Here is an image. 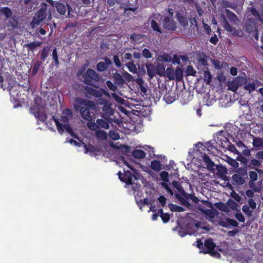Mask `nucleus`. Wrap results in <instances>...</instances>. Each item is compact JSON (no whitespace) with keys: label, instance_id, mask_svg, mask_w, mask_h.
Returning <instances> with one entry per match:
<instances>
[{"label":"nucleus","instance_id":"obj_14","mask_svg":"<svg viewBox=\"0 0 263 263\" xmlns=\"http://www.w3.org/2000/svg\"><path fill=\"white\" fill-rule=\"evenodd\" d=\"M232 183L233 184L241 185L244 184L245 179L243 176L238 174H235L232 176Z\"/></svg>","mask_w":263,"mask_h":263},{"label":"nucleus","instance_id":"obj_27","mask_svg":"<svg viewBox=\"0 0 263 263\" xmlns=\"http://www.w3.org/2000/svg\"><path fill=\"white\" fill-rule=\"evenodd\" d=\"M212 78V76L211 74L210 71L208 68H206L204 70L203 72V79L205 82H206V84H210L211 82Z\"/></svg>","mask_w":263,"mask_h":263},{"label":"nucleus","instance_id":"obj_62","mask_svg":"<svg viewBox=\"0 0 263 263\" xmlns=\"http://www.w3.org/2000/svg\"><path fill=\"white\" fill-rule=\"evenodd\" d=\"M255 181L250 180L249 182V185L250 187L255 192H257L259 191L258 187L256 186L255 184Z\"/></svg>","mask_w":263,"mask_h":263},{"label":"nucleus","instance_id":"obj_37","mask_svg":"<svg viewBox=\"0 0 263 263\" xmlns=\"http://www.w3.org/2000/svg\"><path fill=\"white\" fill-rule=\"evenodd\" d=\"M226 12L227 17L230 21L235 22L237 20V17L236 14L230 10L226 9Z\"/></svg>","mask_w":263,"mask_h":263},{"label":"nucleus","instance_id":"obj_49","mask_svg":"<svg viewBox=\"0 0 263 263\" xmlns=\"http://www.w3.org/2000/svg\"><path fill=\"white\" fill-rule=\"evenodd\" d=\"M49 50V48L47 46H45L43 48V49L42 50V52H41V56L42 60H44L48 57Z\"/></svg>","mask_w":263,"mask_h":263},{"label":"nucleus","instance_id":"obj_59","mask_svg":"<svg viewBox=\"0 0 263 263\" xmlns=\"http://www.w3.org/2000/svg\"><path fill=\"white\" fill-rule=\"evenodd\" d=\"M160 177L164 182H167L169 181L168 173L166 171H163L160 173Z\"/></svg>","mask_w":263,"mask_h":263},{"label":"nucleus","instance_id":"obj_13","mask_svg":"<svg viewBox=\"0 0 263 263\" xmlns=\"http://www.w3.org/2000/svg\"><path fill=\"white\" fill-rule=\"evenodd\" d=\"M145 67L149 78L153 79L156 74V66L155 67L152 63H149L146 64Z\"/></svg>","mask_w":263,"mask_h":263},{"label":"nucleus","instance_id":"obj_32","mask_svg":"<svg viewBox=\"0 0 263 263\" xmlns=\"http://www.w3.org/2000/svg\"><path fill=\"white\" fill-rule=\"evenodd\" d=\"M35 17L43 22L46 18V14L45 10L42 9L39 10L36 12Z\"/></svg>","mask_w":263,"mask_h":263},{"label":"nucleus","instance_id":"obj_10","mask_svg":"<svg viewBox=\"0 0 263 263\" xmlns=\"http://www.w3.org/2000/svg\"><path fill=\"white\" fill-rule=\"evenodd\" d=\"M134 175L129 171H124L121 181L125 182L127 185H132L133 184V178Z\"/></svg>","mask_w":263,"mask_h":263},{"label":"nucleus","instance_id":"obj_52","mask_svg":"<svg viewBox=\"0 0 263 263\" xmlns=\"http://www.w3.org/2000/svg\"><path fill=\"white\" fill-rule=\"evenodd\" d=\"M253 144L254 147H259L262 146L263 141L261 139L259 138H255L253 142Z\"/></svg>","mask_w":263,"mask_h":263},{"label":"nucleus","instance_id":"obj_55","mask_svg":"<svg viewBox=\"0 0 263 263\" xmlns=\"http://www.w3.org/2000/svg\"><path fill=\"white\" fill-rule=\"evenodd\" d=\"M106 86L107 87L112 91H116L117 90V86L114 84L111 81L108 80L106 82Z\"/></svg>","mask_w":263,"mask_h":263},{"label":"nucleus","instance_id":"obj_45","mask_svg":"<svg viewBox=\"0 0 263 263\" xmlns=\"http://www.w3.org/2000/svg\"><path fill=\"white\" fill-rule=\"evenodd\" d=\"M42 22L34 16L32 21L30 23V26L32 29H34L37 26L39 25Z\"/></svg>","mask_w":263,"mask_h":263},{"label":"nucleus","instance_id":"obj_53","mask_svg":"<svg viewBox=\"0 0 263 263\" xmlns=\"http://www.w3.org/2000/svg\"><path fill=\"white\" fill-rule=\"evenodd\" d=\"M190 22L191 24L190 26L192 29H194L196 28L197 29H198L197 21L195 17H191L190 18Z\"/></svg>","mask_w":263,"mask_h":263},{"label":"nucleus","instance_id":"obj_33","mask_svg":"<svg viewBox=\"0 0 263 263\" xmlns=\"http://www.w3.org/2000/svg\"><path fill=\"white\" fill-rule=\"evenodd\" d=\"M177 18L179 23L182 27H185L188 26V20L186 17L181 15H179L177 16Z\"/></svg>","mask_w":263,"mask_h":263},{"label":"nucleus","instance_id":"obj_23","mask_svg":"<svg viewBox=\"0 0 263 263\" xmlns=\"http://www.w3.org/2000/svg\"><path fill=\"white\" fill-rule=\"evenodd\" d=\"M165 67L163 64L158 63L156 66V74L160 77H164L165 71Z\"/></svg>","mask_w":263,"mask_h":263},{"label":"nucleus","instance_id":"obj_20","mask_svg":"<svg viewBox=\"0 0 263 263\" xmlns=\"http://www.w3.org/2000/svg\"><path fill=\"white\" fill-rule=\"evenodd\" d=\"M262 161L259 160L258 159H252L247 166L249 169H254L257 167L261 166Z\"/></svg>","mask_w":263,"mask_h":263},{"label":"nucleus","instance_id":"obj_28","mask_svg":"<svg viewBox=\"0 0 263 263\" xmlns=\"http://www.w3.org/2000/svg\"><path fill=\"white\" fill-rule=\"evenodd\" d=\"M151 167L154 171L159 172L161 170V164L159 160H153L151 162Z\"/></svg>","mask_w":263,"mask_h":263},{"label":"nucleus","instance_id":"obj_46","mask_svg":"<svg viewBox=\"0 0 263 263\" xmlns=\"http://www.w3.org/2000/svg\"><path fill=\"white\" fill-rule=\"evenodd\" d=\"M242 212L248 217L252 215V211L250 209V207L248 205H244L242 207Z\"/></svg>","mask_w":263,"mask_h":263},{"label":"nucleus","instance_id":"obj_41","mask_svg":"<svg viewBox=\"0 0 263 263\" xmlns=\"http://www.w3.org/2000/svg\"><path fill=\"white\" fill-rule=\"evenodd\" d=\"M126 66L128 68L130 72L134 73H135L137 72V67L134 62H130L126 63Z\"/></svg>","mask_w":263,"mask_h":263},{"label":"nucleus","instance_id":"obj_12","mask_svg":"<svg viewBox=\"0 0 263 263\" xmlns=\"http://www.w3.org/2000/svg\"><path fill=\"white\" fill-rule=\"evenodd\" d=\"M202 156L207 168L210 171L214 170L215 163L211 160L210 157L205 154H204Z\"/></svg>","mask_w":263,"mask_h":263},{"label":"nucleus","instance_id":"obj_2","mask_svg":"<svg viewBox=\"0 0 263 263\" xmlns=\"http://www.w3.org/2000/svg\"><path fill=\"white\" fill-rule=\"evenodd\" d=\"M84 82L86 84L94 86L95 84L99 81L98 74L92 69L88 68L83 74Z\"/></svg>","mask_w":263,"mask_h":263},{"label":"nucleus","instance_id":"obj_35","mask_svg":"<svg viewBox=\"0 0 263 263\" xmlns=\"http://www.w3.org/2000/svg\"><path fill=\"white\" fill-rule=\"evenodd\" d=\"M245 27L246 31L250 33L253 30L254 25L251 20H248L245 24Z\"/></svg>","mask_w":263,"mask_h":263},{"label":"nucleus","instance_id":"obj_34","mask_svg":"<svg viewBox=\"0 0 263 263\" xmlns=\"http://www.w3.org/2000/svg\"><path fill=\"white\" fill-rule=\"evenodd\" d=\"M215 206L220 211L224 212H228L229 211V208L228 206L223 202H219L215 204Z\"/></svg>","mask_w":263,"mask_h":263},{"label":"nucleus","instance_id":"obj_38","mask_svg":"<svg viewBox=\"0 0 263 263\" xmlns=\"http://www.w3.org/2000/svg\"><path fill=\"white\" fill-rule=\"evenodd\" d=\"M64 127L66 132L69 134L71 136L74 137V138L78 139V136L76 135L73 130L72 129L71 126L68 124H65L64 125Z\"/></svg>","mask_w":263,"mask_h":263},{"label":"nucleus","instance_id":"obj_47","mask_svg":"<svg viewBox=\"0 0 263 263\" xmlns=\"http://www.w3.org/2000/svg\"><path fill=\"white\" fill-rule=\"evenodd\" d=\"M228 87L229 90L235 92L238 88V85L236 82L233 81L229 83Z\"/></svg>","mask_w":263,"mask_h":263},{"label":"nucleus","instance_id":"obj_56","mask_svg":"<svg viewBox=\"0 0 263 263\" xmlns=\"http://www.w3.org/2000/svg\"><path fill=\"white\" fill-rule=\"evenodd\" d=\"M227 162L233 167L236 168L238 167L237 161L231 157H228Z\"/></svg>","mask_w":263,"mask_h":263},{"label":"nucleus","instance_id":"obj_1","mask_svg":"<svg viewBox=\"0 0 263 263\" xmlns=\"http://www.w3.org/2000/svg\"><path fill=\"white\" fill-rule=\"evenodd\" d=\"M76 102L80 105L76 109L80 110L82 118L88 121H92V116L91 115L90 108H95L96 105L94 102L81 98H77Z\"/></svg>","mask_w":263,"mask_h":263},{"label":"nucleus","instance_id":"obj_58","mask_svg":"<svg viewBox=\"0 0 263 263\" xmlns=\"http://www.w3.org/2000/svg\"><path fill=\"white\" fill-rule=\"evenodd\" d=\"M109 137L114 140H117L120 138L119 134L114 131H109Z\"/></svg>","mask_w":263,"mask_h":263},{"label":"nucleus","instance_id":"obj_3","mask_svg":"<svg viewBox=\"0 0 263 263\" xmlns=\"http://www.w3.org/2000/svg\"><path fill=\"white\" fill-rule=\"evenodd\" d=\"M165 76L170 80H176L180 81L183 79V70L180 67H177L175 70L171 66L167 67L165 71Z\"/></svg>","mask_w":263,"mask_h":263},{"label":"nucleus","instance_id":"obj_8","mask_svg":"<svg viewBox=\"0 0 263 263\" xmlns=\"http://www.w3.org/2000/svg\"><path fill=\"white\" fill-rule=\"evenodd\" d=\"M163 26L166 30L174 31L176 29V23L172 16H166L164 19Z\"/></svg>","mask_w":263,"mask_h":263},{"label":"nucleus","instance_id":"obj_4","mask_svg":"<svg viewBox=\"0 0 263 263\" xmlns=\"http://www.w3.org/2000/svg\"><path fill=\"white\" fill-rule=\"evenodd\" d=\"M204 247L205 249L202 250L201 252L204 254H210L211 256L217 258L220 257V254L215 250V243L211 238L205 239L204 243Z\"/></svg>","mask_w":263,"mask_h":263},{"label":"nucleus","instance_id":"obj_42","mask_svg":"<svg viewBox=\"0 0 263 263\" xmlns=\"http://www.w3.org/2000/svg\"><path fill=\"white\" fill-rule=\"evenodd\" d=\"M237 160L243 164L244 167L248 168L247 166L249 164V161L247 158L240 155L238 156Z\"/></svg>","mask_w":263,"mask_h":263},{"label":"nucleus","instance_id":"obj_25","mask_svg":"<svg viewBox=\"0 0 263 263\" xmlns=\"http://www.w3.org/2000/svg\"><path fill=\"white\" fill-rule=\"evenodd\" d=\"M132 155L137 159H142L145 157V152L141 149H136L132 152Z\"/></svg>","mask_w":263,"mask_h":263},{"label":"nucleus","instance_id":"obj_5","mask_svg":"<svg viewBox=\"0 0 263 263\" xmlns=\"http://www.w3.org/2000/svg\"><path fill=\"white\" fill-rule=\"evenodd\" d=\"M101 104L103 105L101 116L105 119H109L110 116H112L114 113V109L111 107V104L108 101L103 100Z\"/></svg>","mask_w":263,"mask_h":263},{"label":"nucleus","instance_id":"obj_29","mask_svg":"<svg viewBox=\"0 0 263 263\" xmlns=\"http://www.w3.org/2000/svg\"><path fill=\"white\" fill-rule=\"evenodd\" d=\"M158 60L161 62H169L172 61V56L168 53L159 55Z\"/></svg>","mask_w":263,"mask_h":263},{"label":"nucleus","instance_id":"obj_24","mask_svg":"<svg viewBox=\"0 0 263 263\" xmlns=\"http://www.w3.org/2000/svg\"><path fill=\"white\" fill-rule=\"evenodd\" d=\"M8 26L10 27L12 29H14L18 27V21L15 16H11L8 19Z\"/></svg>","mask_w":263,"mask_h":263},{"label":"nucleus","instance_id":"obj_48","mask_svg":"<svg viewBox=\"0 0 263 263\" xmlns=\"http://www.w3.org/2000/svg\"><path fill=\"white\" fill-rule=\"evenodd\" d=\"M186 72L187 76H195L196 73V71L194 69L192 66L189 65L187 66Z\"/></svg>","mask_w":263,"mask_h":263},{"label":"nucleus","instance_id":"obj_39","mask_svg":"<svg viewBox=\"0 0 263 263\" xmlns=\"http://www.w3.org/2000/svg\"><path fill=\"white\" fill-rule=\"evenodd\" d=\"M96 135L101 140H106L107 137V133L105 132L99 130V129L96 131Z\"/></svg>","mask_w":263,"mask_h":263},{"label":"nucleus","instance_id":"obj_43","mask_svg":"<svg viewBox=\"0 0 263 263\" xmlns=\"http://www.w3.org/2000/svg\"><path fill=\"white\" fill-rule=\"evenodd\" d=\"M198 61L203 66H207L208 65V57L205 53H203L200 56Z\"/></svg>","mask_w":263,"mask_h":263},{"label":"nucleus","instance_id":"obj_36","mask_svg":"<svg viewBox=\"0 0 263 263\" xmlns=\"http://www.w3.org/2000/svg\"><path fill=\"white\" fill-rule=\"evenodd\" d=\"M53 119L54 121L55 122V125L57 127V129L59 133L63 134L64 132V125L62 123H61L58 119L55 118V117H53Z\"/></svg>","mask_w":263,"mask_h":263},{"label":"nucleus","instance_id":"obj_57","mask_svg":"<svg viewBox=\"0 0 263 263\" xmlns=\"http://www.w3.org/2000/svg\"><path fill=\"white\" fill-rule=\"evenodd\" d=\"M52 57L54 60L55 65L58 66L59 64V61L58 60V55L56 48H54L52 50Z\"/></svg>","mask_w":263,"mask_h":263},{"label":"nucleus","instance_id":"obj_54","mask_svg":"<svg viewBox=\"0 0 263 263\" xmlns=\"http://www.w3.org/2000/svg\"><path fill=\"white\" fill-rule=\"evenodd\" d=\"M87 126L89 129L92 130L96 131L98 129V125H97V122L96 123L88 121L87 123Z\"/></svg>","mask_w":263,"mask_h":263},{"label":"nucleus","instance_id":"obj_30","mask_svg":"<svg viewBox=\"0 0 263 263\" xmlns=\"http://www.w3.org/2000/svg\"><path fill=\"white\" fill-rule=\"evenodd\" d=\"M168 208L172 212H182L185 210L183 208L173 203H170Z\"/></svg>","mask_w":263,"mask_h":263},{"label":"nucleus","instance_id":"obj_7","mask_svg":"<svg viewBox=\"0 0 263 263\" xmlns=\"http://www.w3.org/2000/svg\"><path fill=\"white\" fill-rule=\"evenodd\" d=\"M85 91V96L88 99H91L92 97L100 98L102 97V92L97 89H95L89 86H85L84 88Z\"/></svg>","mask_w":263,"mask_h":263},{"label":"nucleus","instance_id":"obj_6","mask_svg":"<svg viewBox=\"0 0 263 263\" xmlns=\"http://www.w3.org/2000/svg\"><path fill=\"white\" fill-rule=\"evenodd\" d=\"M223 27L227 31L230 32L234 36L242 37L244 35L243 31L240 29H236L234 27H232L226 19Z\"/></svg>","mask_w":263,"mask_h":263},{"label":"nucleus","instance_id":"obj_50","mask_svg":"<svg viewBox=\"0 0 263 263\" xmlns=\"http://www.w3.org/2000/svg\"><path fill=\"white\" fill-rule=\"evenodd\" d=\"M142 56L144 57L145 59H151L153 57V54L147 48H144L142 52Z\"/></svg>","mask_w":263,"mask_h":263},{"label":"nucleus","instance_id":"obj_15","mask_svg":"<svg viewBox=\"0 0 263 263\" xmlns=\"http://www.w3.org/2000/svg\"><path fill=\"white\" fill-rule=\"evenodd\" d=\"M221 226L224 228H228L230 226L234 227H238L237 222L233 219L230 218H227L224 221H223L221 223Z\"/></svg>","mask_w":263,"mask_h":263},{"label":"nucleus","instance_id":"obj_63","mask_svg":"<svg viewBox=\"0 0 263 263\" xmlns=\"http://www.w3.org/2000/svg\"><path fill=\"white\" fill-rule=\"evenodd\" d=\"M31 112L35 116L36 115V113H39L40 110V107L37 105H34L30 108Z\"/></svg>","mask_w":263,"mask_h":263},{"label":"nucleus","instance_id":"obj_60","mask_svg":"<svg viewBox=\"0 0 263 263\" xmlns=\"http://www.w3.org/2000/svg\"><path fill=\"white\" fill-rule=\"evenodd\" d=\"M249 175L250 178V180L256 181L258 178L257 173L255 171H250L249 172Z\"/></svg>","mask_w":263,"mask_h":263},{"label":"nucleus","instance_id":"obj_17","mask_svg":"<svg viewBox=\"0 0 263 263\" xmlns=\"http://www.w3.org/2000/svg\"><path fill=\"white\" fill-rule=\"evenodd\" d=\"M112 78L115 84L118 86H122L124 83V80L122 76L117 72L113 74Z\"/></svg>","mask_w":263,"mask_h":263},{"label":"nucleus","instance_id":"obj_51","mask_svg":"<svg viewBox=\"0 0 263 263\" xmlns=\"http://www.w3.org/2000/svg\"><path fill=\"white\" fill-rule=\"evenodd\" d=\"M40 66H41V63L38 61H36L34 63L33 68H32V75L34 76L36 74L39 69H40Z\"/></svg>","mask_w":263,"mask_h":263},{"label":"nucleus","instance_id":"obj_22","mask_svg":"<svg viewBox=\"0 0 263 263\" xmlns=\"http://www.w3.org/2000/svg\"><path fill=\"white\" fill-rule=\"evenodd\" d=\"M0 13L5 15L6 19L10 18L12 15V12L8 7H2L0 9Z\"/></svg>","mask_w":263,"mask_h":263},{"label":"nucleus","instance_id":"obj_64","mask_svg":"<svg viewBox=\"0 0 263 263\" xmlns=\"http://www.w3.org/2000/svg\"><path fill=\"white\" fill-rule=\"evenodd\" d=\"M235 218L240 222H243L245 218L241 213L237 212L235 215Z\"/></svg>","mask_w":263,"mask_h":263},{"label":"nucleus","instance_id":"obj_44","mask_svg":"<svg viewBox=\"0 0 263 263\" xmlns=\"http://www.w3.org/2000/svg\"><path fill=\"white\" fill-rule=\"evenodd\" d=\"M151 27L154 31H157L160 33H161L162 32V30L159 27L158 24L155 20H153L151 21Z\"/></svg>","mask_w":263,"mask_h":263},{"label":"nucleus","instance_id":"obj_11","mask_svg":"<svg viewBox=\"0 0 263 263\" xmlns=\"http://www.w3.org/2000/svg\"><path fill=\"white\" fill-rule=\"evenodd\" d=\"M42 42H32L29 43L25 44L24 45V47L27 48V51L28 52H33L36 48L41 47L42 46Z\"/></svg>","mask_w":263,"mask_h":263},{"label":"nucleus","instance_id":"obj_26","mask_svg":"<svg viewBox=\"0 0 263 263\" xmlns=\"http://www.w3.org/2000/svg\"><path fill=\"white\" fill-rule=\"evenodd\" d=\"M251 14L255 17L256 20L263 22V18L259 13V11L255 8L252 7L250 9Z\"/></svg>","mask_w":263,"mask_h":263},{"label":"nucleus","instance_id":"obj_16","mask_svg":"<svg viewBox=\"0 0 263 263\" xmlns=\"http://www.w3.org/2000/svg\"><path fill=\"white\" fill-rule=\"evenodd\" d=\"M173 186L174 188L176 189L178 192L184 196L185 198H187V194L183 190L180 183L177 181H173L172 182Z\"/></svg>","mask_w":263,"mask_h":263},{"label":"nucleus","instance_id":"obj_61","mask_svg":"<svg viewBox=\"0 0 263 263\" xmlns=\"http://www.w3.org/2000/svg\"><path fill=\"white\" fill-rule=\"evenodd\" d=\"M123 78L128 82H132L133 80L132 76L126 71L123 73Z\"/></svg>","mask_w":263,"mask_h":263},{"label":"nucleus","instance_id":"obj_19","mask_svg":"<svg viewBox=\"0 0 263 263\" xmlns=\"http://www.w3.org/2000/svg\"><path fill=\"white\" fill-rule=\"evenodd\" d=\"M56 8L57 12L61 14L64 15L66 12V7L65 5L61 3L57 2L54 3V6Z\"/></svg>","mask_w":263,"mask_h":263},{"label":"nucleus","instance_id":"obj_31","mask_svg":"<svg viewBox=\"0 0 263 263\" xmlns=\"http://www.w3.org/2000/svg\"><path fill=\"white\" fill-rule=\"evenodd\" d=\"M244 88L249 93H251L255 90V84L254 82H246L245 83Z\"/></svg>","mask_w":263,"mask_h":263},{"label":"nucleus","instance_id":"obj_21","mask_svg":"<svg viewBox=\"0 0 263 263\" xmlns=\"http://www.w3.org/2000/svg\"><path fill=\"white\" fill-rule=\"evenodd\" d=\"M107 119H97V123L98 125V129L102 127L104 129H108L109 128V122L106 121Z\"/></svg>","mask_w":263,"mask_h":263},{"label":"nucleus","instance_id":"obj_18","mask_svg":"<svg viewBox=\"0 0 263 263\" xmlns=\"http://www.w3.org/2000/svg\"><path fill=\"white\" fill-rule=\"evenodd\" d=\"M82 144L83 147H84L85 154L89 153V154L91 155L97 152V148L92 144H88V145H87L84 142H82Z\"/></svg>","mask_w":263,"mask_h":263},{"label":"nucleus","instance_id":"obj_40","mask_svg":"<svg viewBox=\"0 0 263 263\" xmlns=\"http://www.w3.org/2000/svg\"><path fill=\"white\" fill-rule=\"evenodd\" d=\"M36 115L35 116V117L37 119L39 120L44 122L47 120V116L44 111H40L39 113H36Z\"/></svg>","mask_w":263,"mask_h":263},{"label":"nucleus","instance_id":"obj_9","mask_svg":"<svg viewBox=\"0 0 263 263\" xmlns=\"http://www.w3.org/2000/svg\"><path fill=\"white\" fill-rule=\"evenodd\" d=\"M104 60V62H100L97 64L96 68L99 71L102 72L106 70L108 66L111 64V61L108 58L105 57Z\"/></svg>","mask_w":263,"mask_h":263}]
</instances>
